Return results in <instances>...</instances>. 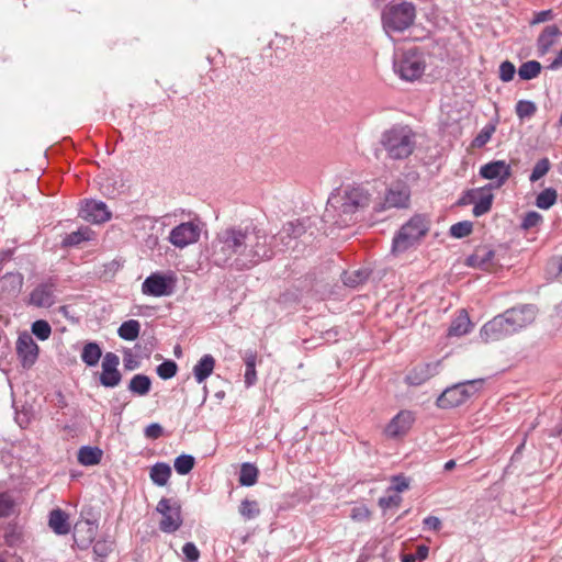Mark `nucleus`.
I'll list each match as a JSON object with an SVG mask.
<instances>
[{"label":"nucleus","instance_id":"obj_24","mask_svg":"<svg viewBox=\"0 0 562 562\" xmlns=\"http://www.w3.org/2000/svg\"><path fill=\"white\" fill-rule=\"evenodd\" d=\"M215 359L212 355H204L193 367V375L198 383H203L214 371Z\"/></svg>","mask_w":562,"mask_h":562},{"label":"nucleus","instance_id":"obj_43","mask_svg":"<svg viewBox=\"0 0 562 562\" xmlns=\"http://www.w3.org/2000/svg\"><path fill=\"white\" fill-rule=\"evenodd\" d=\"M32 334L40 340H46L52 335V327L44 319L35 321L31 326Z\"/></svg>","mask_w":562,"mask_h":562},{"label":"nucleus","instance_id":"obj_19","mask_svg":"<svg viewBox=\"0 0 562 562\" xmlns=\"http://www.w3.org/2000/svg\"><path fill=\"white\" fill-rule=\"evenodd\" d=\"M80 216L88 222L100 224L111 218V212L104 202L91 200L81 207Z\"/></svg>","mask_w":562,"mask_h":562},{"label":"nucleus","instance_id":"obj_49","mask_svg":"<svg viewBox=\"0 0 562 562\" xmlns=\"http://www.w3.org/2000/svg\"><path fill=\"white\" fill-rule=\"evenodd\" d=\"M516 72L514 64L509 60H505L499 65V79L504 82L513 80Z\"/></svg>","mask_w":562,"mask_h":562},{"label":"nucleus","instance_id":"obj_53","mask_svg":"<svg viewBox=\"0 0 562 562\" xmlns=\"http://www.w3.org/2000/svg\"><path fill=\"white\" fill-rule=\"evenodd\" d=\"M351 518L356 521H364L370 517V512L367 507L360 506L351 509Z\"/></svg>","mask_w":562,"mask_h":562},{"label":"nucleus","instance_id":"obj_27","mask_svg":"<svg viewBox=\"0 0 562 562\" xmlns=\"http://www.w3.org/2000/svg\"><path fill=\"white\" fill-rule=\"evenodd\" d=\"M171 476V467L166 462H157L149 469V477L157 486H165Z\"/></svg>","mask_w":562,"mask_h":562},{"label":"nucleus","instance_id":"obj_23","mask_svg":"<svg viewBox=\"0 0 562 562\" xmlns=\"http://www.w3.org/2000/svg\"><path fill=\"white\" fill-rule=\"evenodd\" d=\"M48 526L56 535H67L70 531L68 515L60 508H55L49 513Z\"/></svg>","mask_w":562,"mask_h":562},{"label":"nucleus","instance_id":"obj_50","mask_svg":"<svg viewBox=\"0 0 562 562\" xmlns=\"http://www.w3.org/2000/svg\"><path fill=\"white\" fill-rule=\"evenodd\" d=\"M182 553L186 562H198L200 559V551L193 542H186L182 547Z\"/></svg>","mask_w":562,"mask_h":562},{"label":"nucleus","instance_id":"obj_35","mask_svg":"<svg viewBox=\"0 0 562 562\" xmlns=\"http://www.w3.org/2000/svg\"><path fill=\"white\" fill-rule=\"evenodd\" d=\"M541 64L537 60H528L522 63L518 68V76L522 80H531L537 78L541 72Z\"/></svg>","mask_w":562,"mask_h":562},{"label":"nucleus","instance_id":"obj_11","mask_svg":"<svg viewBox=\"0 0 562 562\" xmlns=\"http://www.w3.org/2000/svg\"><path fill=\"white\" fill-rule=\"evenodd\" d=\"M409 199L411 189L408 184L404 181H396L386 189L383 202L374 210L381 212L387 209H404L408 206Z\"/></svg>","mask_w":562,"mask_h":562},{"label":"nucleus","instance_id":"obj_15","mask_svg":"<svg viewBox=\"0 0 562 562\" xmlns=\"http://www.w3.org/2000/svg\"><path fill=\"white\" fill-rule=\"evenodd\" d=\"M57 279L49 277L40 282L30 293L29 304L35 307H50L56 302Z\"/></svg>","mask_w":562,"mask_h":562},{"label":"nucleus","instance_id":"obj_45","mask_svg":"<svg viewBox=\"0 0 562 562\" xmlns=\"http://www.w3.org/2000/svg\"><path fill=\"white\" fill-rule=\"evenodd\" d=\"M550 160L548 158H541L538 160L530 173L529 180L536 182L544 177L550 170Z\"/></svg>","mask_w":562,"mask_h":562},{"label":"nucleus","instance_id":"obj_46","mask_svg":"<svg viewBox=\"0 0 562 562\" xmlns=\"http://www.w3.org/2000/svg\"><path fill=\"white\" fill-rule=\"evenodd\" d=\"M369 277V273L364 270H356L349 273H345L344 283L348 286L356 288L357 285L364 282Z\"/></svg>","mask_w":562,"mask_h":562},{"label":"nucleus","instance_id":"obj_57","mask_svg":"<svg viewBox=\"0 0 562 562\" xmlns=\"http://www.w3.org/2000/svg\"><path fill=\"white\" fill-rule=\"evenodd\" d=\"M424 528L432 531H438L441 527V521L436 516H427L424 520Z\"/></svg>","mask_w":562,"mask_h":562},{"label":"nucleus","instance_id":"obj_26","mask_svg":"<svg viewBox=\"0 0 562 562\" xmlns=\"http://www.w3.org/2000/svg\"><path fill=\"white\" fill-rule=\"evenodd\" d=\"M151 389V380L148 375L135 374L127 385V390L136 396H146Z\"/></svg>","mask_w":562,"mask_h":562},{"label":"nucleus","instance_id":"obj_22","mask_svg":"<svg viewBox=\"0 0 562 562\" xmlns=\"http://www.w3.org/2000/svg\"><path fill=\"white\" fill-rule=\"evenodd\" d=\"M438 363H420L415 366L407 374L406 382L411 385H420L437 373Z\"/></svg>","mask_w":562,"mask_h":562},{"label":"nucleus","instance_id":"obj_1","mask_svg":"<svg viewBox=\"0 0 562 562\" xmlns=\"http://www.w3.org/2000/svg\"><path fill=\"white\" fill-rule=\"evenodd\" d=\"M268 241L266 229L254 223L228 226L216 233L207 248V258L216 267L248 270L272 259Z\"/></svg>","mask_w":562,"mask_h":562},{"label":"nucleus","instance_id":"obj_10","mask_svg":"<svg viewBox=\"0 0 562 562\" xmlns=\"http://www.w3.org/2000/svg\"><path fill=\"white\" fill-rule=\"evenodd\" d=\"M156 512L162 516L159 522L162 532L173 533L181 527V506L178 502L162 497L156 506Z\"/></svg>","mask_w":562,"mask_h":562},{"label":"nucleus","instance_id":"obj_63","mask_svg":"<svg viewBox=\"0 0 562 562\" xmlns=\"http://www.w3.org/2000/svg\"><path fill=\"white\" fill-rule=\"evenodd\" d=\"M428 551H429V550H428V547H426V546H419V547L417 548L416 553H415L416 559H417V560H419V561L425 560V559L427 558V555H428Z\"/></svg>","mask_w":562,"mask_h":562},{"label":"nucleus","instance_id":"obj_8","mask_svg":"<svg viewBox=\"0 0 562 562\" xmlns=\"http://www.w3.org/2000/svg\"><path fill=\"white\" fill-rule=\"evenodd\" d=\"M481 382V380L467 381L446 389L438 398V405L450 408L463 404L477 391V384Z\"/></svg>","mask_w":562,"mask_h":562},{"label":"nucleus","instance_id":"obj_31","mask_svg":"<svg viewBox=\"0 0 562 562\" xmlns=\"http://www.w3.org/2000/svg\"><path fill=\"white\" fill-rule=\"evenodd\" d=\"M259 475L258 468L249 462H245L240 467L239 471V484L243 486H252L257 483Z\"/></svg>","mask_w":562,"mask_h":562},{"label":"nucleus","instance_id":"obj_64","mask_svg":"<svg viewBox=\"0 0 562 562\" xmlns=\"http://www.w3.org/2000/svg\"><path fill=\"white\" fill-rule=\"evenodd\" d=\"M416 561H417L416 555H415V554H412V553H409V554H404V555L402 557V562H416Z\"/></svg>","mask_w":562,"mask_h":562},{"label":"nucleus","instance_id":"obj_41","mask_svg":"<svg viewBox=\"0 0 562 562\" xmlns=\"http://www.w3.org/2000/svg\"><path fill=\"white\" fill-rule=\"evenodd\" d=\"M516 114L520 120L530 119L535 115L537 111V105L535 102L529 100H519L516 103Z\"/></svg>","mask_w":562,"mask_h":562},{"label":"nucleus","instance_id":"obj_6","mask_svg":"<svg viewBox=\"0 0 562 562\" xmlns=\"http://www.w3.org/2000/svg\"><path fill=\"white\" fill-rule=\"evenodd\" d=\"M429 229V221L424 215H414L395 234L392 243V252L402 254L415 246Z\"/></svg>","mask_w":562,"mask_h":562},{"label":"nucleus","instance_id":"obj_44","mask_svg":"<svg viewBox=\"0 0 562 562\" xmlns=\"http://www.w3.org/2000/svg\"><path fill=\"white\" fill-rule=\"evenodd\" d=\"M177 371L178 366L173 360H165L156 369L158 376L162 380H169L173 378L177 374Z\"/></svg>","mask_w":562,"mask_h":562},{"label":"nucleus","instance_id":"obj_48","mask_svg":"<svg viewBox=\"0 0 562 562\" xmlns=\"http://www.w3.org/2000/svg\"><path fill=\"white\" fill-rule=\"evenodd\" d=\"M542 221H543V217L540 213H538L536 211H529L525 214V216L522 218L521 226L525 229H529V228L540 225L542 223Z\"/></svg>","mask_w":562,"mask_h":562},{"label":"nucleus","instance_id":"obj_2","mask_svg":"<svg viewBox=\"0 0 562 562\" xmlns=\"http://www.w3.org/2000/svg\"><path fill=\"white\" fill-rule=\"evenodd\" d=\"M372 194L362 184H348L334 190L323 215L326 223L344 227L350 225L355 215L363 211L371 201Z\"/></svg>","mask_w":562,"mask_h":562},{"label":"nucleus","instance_id":"obj_4","mask_svg":"<svg viewBox=\"0 0 562 562\" xmlns=\"http://www.w3.org/2000/svg\"><path fill=\"white\" fill-rule=\"evenodd\" d=\"M381 143L391 159L403 160L415 149V133L406 125H395L383 133Z\"/></svg>","mask_w":562,"mask_h":562},{"label":"nucleus","instance_id":"obj_42","mask_svg":"<svg viewBox=\"0 0 562 562\" xmlns=\"http://www.w3.org/2000/svg\"><path fill=\"white\" fill-rule=\"evenodd\" d=\"M495 132V126L493 124H486L483 126V128L479 132V134L474 137L472 140V147L474 148H481L485 146L492 138V135Z\"/></svg>","mask_w":562,"mask_h":562},{"label":"nucleus","instance_id":"obj_29","mask_svg":"<svg viewBox=\"0 0 562 562\" xmlns=\"http://www.w3.org/2000/svg\"><path fill=\"white\" fill-rule=\"evenodd\" d=\"M101 458L102 450L98 447L83 446L78 451V462L82 465H95Z\"/></svg>","mask_w":562,"mask_h":562},{"label":"nucleus","instance_id":"obj_17","mask_svg":"<svg viewBox=\"0 0 562 562\" xmlns=\"http://www.w3.org/2000/svg\"><path fill=\"white\" fill-rule=\"evenodd\" d=\"M16 353L23 368H31L38 358L40 348L31 334L21 333L16 340Z\"/></svg>","mask_w":562,"mask_h":562},{"label":"nucleus","instance_id":"obj_38","mask_svg":"<svg viewBox=\"0 0 562 562\" xmlns=\"http://www.w3.org/2000/svg\"><path fill=\"white\" fill-rule=\"evenodd\" d=\"M494 258V251L488 248H480L474 255L469 258V265L477 266L481 268H487L492 259Z\"/></svg>","mask_w":562,"mask_h":562},{"label":"nucleus","instance_id":"obj_5","mask_svg":"<svg viewBox=\"0 0 562 562\" xmlns=\"http://www.w3.org/2000/svg\"><path fill=\"white\" fill-rule=\"evenodd\" d=\"M416 9L411 2L389 3L381 13L383 30L387 35L402 33L415 21Z\"/></svg>","mask_w":562,"mask_h":562},{"label":"nucleus","instance_id":"obj_54","mask_svg":"<svg viewBox=\"0 0 562 562\" xmlns=\"http://www.w3.org/2000/svg\"><path fill=\"white\" fill-rule=\"evenodd\" d=\"M480 193V189H471L464 192V194L459 200L460 205L475 204L477 195Z\"/></svg>","mask_w":562,"mask_h":562},{"label":"nucleus","instance_id":"obj_33","mask_svg":"<svg viewBox=\"0 0 562 562\" xmlns=\"http://www.w3.org/2000/svg\"><path fill=\"white\" fill-rule=\"evenodd\" d=\"M101 356L102 350L97 342L86 344L81 352L82 361L89 367L97 366Z\"/></svg>","mask_w":562,"mask_h":562},{"label":"nucleus","instance_id":"obj_58","mask_svg":"<svg viewBox=\"0 0 562 562\" xmlns=\"http://www.w3.org/2000/svg\"><path fill=\"white\" fill-rule=\"evenodd\" d=\"M408 488V482L403 476H394L392 480L391 490L401 493Z\"/></svg>","mask_w":562,"mask_h":562},{"label":"nucleus","instance_id":"obj_12","mask_svg":"<svg viewBox=\"0 0 562 562\" xmlns=\"http://www.w3.org/2000/svg\"><path fill=\"white\" fill-rule=\"evenodd\" d=\"M479 175L492 182L485 186L488 189H499L512 176V167L505 160H493L481 166Z\"/></svg>","mask_w":562,"mask_h":562},{"label":"nucleus","instance_id":"obj_7","mask_svg":"<svg viewBox=\"0 0 562 562\" xmlns=\"http://www.w3.org/2000/svg\"><path fill=\"white\" fill-rule=\"evenodd\" d=\"M202 229L203 223L195 217L175 226L169 233L168 240L176 248L183 249L200 239Z\"/></svg>","mask_w":562,"mask_h":562},{"label":"nucleus","instance_id":"obj_32","mask_svg":"<svg viewBox=\"0 0 562 562\" xmlns=\"http://www.w3.org/2000/svg\"><path fill=\"white\" fill-rule=\"evenodd\" d=\"M140 331V324L136 319H128L126 322H123L121 326L117 329V335L120 338L133 341L135 340Z\"/></svg>","mask_w":562,"mask_h":562},{"label":"nucleus","instance_id":"obj_21","mask_svg":"<svg viewBox=\"0 0 562 562\" xmlns=\"http://www.w3.org/2000/svg\"><path fill=\"white\" fill-rule=\"evenodd\" d=\"M562 32L554 25H547L539 34L536 46L539 56H544L558 43Z\"/></svg>","mask_w":562,"mask_h":562},{"label":"nucleus","instance_id":"obj_55","mask_svg":"<svg viewBox=\"0 0 562 562\" xmlns=\"http://www.w3.org/2000/svg\"><path fill=\"white\" fill-rule=\"evenodd\" d=\"M21 533L15 527L8 530L4 535L5 543L10 547H14L20 542Z\"/></svg>","mask_w":562,"mask_h":562},{"label":"nucleus","instance_id":"obj_47","mask_svg":"<svg viewBox=\"0 0 562 562\" xmlns=\"http://www.w3.org/2000/svg\"><path fill=\"white\" fill-rule=\"evenodd\" d=\"M473 225L469 221H462L450 227V235L454 238H463L471 234Z\"/></svg>","mask_w":562,"mask_h":562},{"label":"nucleus","instance_id":"obj_56","mask_svg":"<svg viewBox=\"0 0 562 562\" xmlns=\"http://www.w3.org/2000/svg\"><path fill=\"white\" fill-rule=\"evenodd\" d=\"M162 434V427L159 424H150L145 428V436L149 439H157Z\"/></svg>","mask_w":562,"mask_h":562},{"label":"nucleus","instance_id":"obj_25","mask_svg":"<svg viewBox=\"0 0 562 562\" xmlns=\"http://www.w3.org/2000/svg\"><path fill=\"white\" fill-rule=\"evenodd\" d=\"M472 328V323L468 313L462 310L460 313L452 319L450 327L448 329V336L450 337H460L468 334Z\"/></svg>","mask_w":562,"mask_h":562},{"label":"nucleus","instance_id":"obj_51","mask_svg":"<svg viewBox=\"0 0 562 562\" xmlns=\"http://www.w3.org/2000/svg\"><path fill=\"white\" fill-rule=\"evenodd\" d=\"M13 508V501L8 494H0V517L10 516Z\"/></svg>","mask_w":562,"mask_h":562},{"label":"nucleus","instance_id":"obj_60","mask_svg":"<svg viewBox=\"0 0 562 562\" xmlns=\"http://www.w3.org/2000/svg\"><path fill=\"white\" fill-rule=\"evenodd\" d=\"M401 501L398 495H390L385 497H381L379 504L382 508H389L393 505H397Z\"/></svg>","mask_w":562,"mask_h":562},{"label":"nucleus","instance_id":"obj_34","mask_svg":"<svg viewBox=\"0 0 562 562\" xmlns=\"http://www.w3.org/2000/svg\"><path fill=\"white\" fill-rule=\"evenodd\" d=\"M245 384L247 386H251L257 381V373H256V361H257V355L254 351H246L245 357Z\"/></svg>","mask_w":562,"mask_h":562},{"label":"nucleus","instance_id":"obj_3","mask_svg":"<svg viewBox=\"0 0 562 562\" xmlns=\"http://www.w3.org/2000/svg\"><path fill=\"white\" fill-rule=\"evenodd\" d=\"M393 70L403 81L414 82L420 79L426 70L424 52L415 46L395 49L393 55Z\"/></svg>","mask_w":562,"mask_h":562},{"label":"nucleus","instance_id":"obj_28","mask_svg":"<svg viewBox=\"0 0 562 562\" xmlns=\"http://www.w3.org/2000/svg\"><path fill=\"white\" fill-rule=\"evenodd\" d=\"M491 189L486 187L480 188V193L472 211L474 216L480 217L491 210L493 203V194L488 192Z\"/></svg>","mask_w":562,"mask_h":562},{"label":"nucleus","instance_id":"obj_40","mask_svg":"<svg viewBox=\"0 0 562 562\" xmlns=\"http://www.w3.org/2000/svg\"><path fill=\"white\" fill-rule=\"evenodd\" d=\"M91 238V231L88 227L79 228L76 232L68 234L63 244L65 246H76L79 245L83 240H89Z\"/></svg>","mask_w":562,"mask_h":562},{"label":"nucleus","instance_id":"obj_61","mask_svg":"<svg viewBox=\"0 0 562 562\" xmlns=\"http://www.w3.org/2000/svg\"><path fill=\"white\" fill-rule=\"evenodd\" d=\"M93 551L95 552V554H98L99 557H106L110 549L108 548L106 543L105 542H97L93 547Z\"/></svg>","mask_w":562,"mask_h":562},{"label":"nucleus","instance_id":"obj_59","mask_svg":"<svg viewBox=\"0 0 562 562\" xmlns=\"http://www.w3.org/2000/svg\"><path fill=\"white\" fill-rule=\"evenodd\" d=\"M85 527L87 528V537H85L82 541L91 543L97 536L98 527L89 520L85 522Z\"/></svg>","mask_w":562,"mask_h":562},{"label":"nucleus","instance_id":"obj_30","mask_svg":"<svg viewBox=\"0 0 562 562\" xmlns=\"http://www.w3.org/2000/svg\"><path fill=\"white\" fill-rule=\"evenodd\" d=\"M1 289L8 291L9 295L20 292L23 284V277L20 273H7L0 280Z\"/></svg>","mask_w":562,"mask_h":562},{"label":"nucleus","instance_id":"obj_9","mask_svg":"<svg viewBox=\"0 0 562 562\" xmlns=\"http://www.w3.org/2000/svg\"><path fill=\"white\" fill-rule=\"evenodd\" d=\"M304 226L301 223H288L276 235L268 234V245L272 251V258L278 252H283L296 246V238L304 233Z\"/></svg>","mask_w":562,"mask_h":562},{"label":"nucleus","instance_id":"obj_36","mask_svg":"<svg viewBox=\"0 0 562 562\" xmlns=\"http://www.w3.org/2000/svg\"><path fill=\"white\" fill-rule=\"evenodd\" d=\"M558 192L553 188L542 190L536 198V205L541 210H549L557 203Z\"/></svg>","mask_w":562,"mask_h":562},{"label":"nucleus","instance_id":"obj_37","mask_svg":"<svg viewBox=\"0 0 562 562\" xmlns=\"http://www.w3.org/2000/svg\"><path fill=\"white\" fill-rule=\"evenodd\" d=\"M238 512L245 520L255 519L260 515L259 503L257 501L246 498L241 501Z\"/></svg>","mask_w":562,"mask_h":562},{"label":"nucleus","instance_id":"obj_20","mask_svg":"<svg viewBox=\"0 0 562 562\" xmlns=\"http://www.w3.org/2000/svg\"><path fill=\"white\" fill-rule=\"evenodd\" d=\"M415 417L411 411H401L387 424L385 428L386 436L396 438L405 435L411 429Z\"/></svg>","mask_w":562,"mask_h":562},{"label":"nucleus","instance_id":"obj_39","mask_svg":"<svg viewBox=\"0 0 562 562\" xmlns=\"http://www.w3.org/2000/svg\"><path fill=\"white\" fill-rule=\"evenodd\" d=\"M195 463V460L190 454H181L175 459V470L180 475H186L191 472Z\"/></svg>","mask_w":562,"mask_h":562},{"label":"nucleus","instance_id":"obj_18","mask_svg":"<svg viewBox=\"0 0 562 562\" xmlns=\"http://www.w3.org/2000/svg\"><path fill=\"white\" fill-rule=\"evenodd\" d=\"M120 364L119 357L113 352H106L102 360V371L100 374V383L105 387H115L122 380V374L117 367Z\"/></svg>","mask_w":562,"mask_h":562},{"label":"nucleus","instance_id":"obj_16","mask_svg":"<svg viewBox=\"0 0 562 562\" xmlns=\"http://www.w3.org/2000/svg\"><path fill=\"white\" fill-rule=\"evenodd\" d=\"M512 335L514 334L503 313L484 324L480 330V336L485 342L497 341Z\"/></svg>","mask_w":562,"mask_h":562},{"label":"nucleus","instance_id":"obj_52","mask_svg":"<svg viewBox=\"0 0 562 562\" xmlns=\"http://www.w3.org/2000/svg\"><path fill=\"white\" fill-rule=\"evenodd\" d=\"M553 18H554V13L552 10H550V9L542 10V11L536 12L533 14L532 20L530 21V25L544 23V22L553 20Z\"/></svg>","mask_w":562,"mask_h":562},{"label":"nucleus","instance_id":"obj_62","mask_svg":"<svg viewBox=\"0 0 562 562\" xmlns=\"http://www.w3.org/2000/svg\"><path fill=\"white\" fill-rule=\"evenodd\" d=\"M562 67V48L559 50L557 57L551 61L549 68L552 70L559 69Z\"/></svg>","mask_w":562,"mask_h":562},{"label":"nucleus","instance_id":"obj_13","mask_svg":"<svg viewBox=\"0 0 562 562\" xmlns=\"http://www.w3.org/2000/svg\"><path fill=\"white\" fill-rule=\"evenodd\" d=\"M175 281L172 274L155 272L144 280L142 292L145 295L155 297L168 296L173 292Z\"/></svg>","mask_w":562,"mask_h":562},{"label":"nucleus","instance_id":"obj_14","mask_svg":"<svg viewBox=\"0 0 562 562\" xmlns=\"http://www.w3.org/2000/svg\"><path fill=\"white\" fill-rule=\"evenodd\" d=\"M513 334L520 331L532 324L537 316V308L532 304H524L506 310L504 313Z\"/></svg>","mask_w":562,"mask_h":562}]
</instances>
